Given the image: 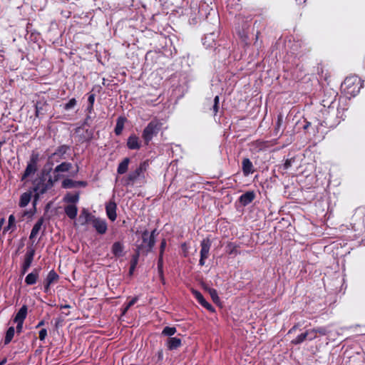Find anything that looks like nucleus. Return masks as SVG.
<instances>
[{
    "instance_id": "obj_1",
    "label": "nucleus",
    "mask_w": 365,
    "mask_h": 365,
    "mask_svg": "<svg viewBox=\"0 0 365 365\" xmlns=\"http://www.w3.org/2000/svg\"><path fill=\"white\" fill-rule=\"evenodd\" d=\"M362 86L361 80L356 76H351L345 78L341 84V89L346 95L355 96L359 93Z\"/></svg>"
},
{
    "instance_id": "obj_2",
    "label": "nucleus",
    "mask_w": 365,
    "mask_h": 365,
    "mask_svg": "<svg viewBox=\"0 0 365 365\" xmlns=\"http://www.w3.org/2000/svg\"><path fill=\"white\" fill-rule=\"evenodd\" d=\"M161 128V123L157 120L150 121L144 128L142 138L145 145H148L153 138L155 136Z\"/></svg>"
},
{
    "instance_id": "obj_3",
    "label": "nucleus",
    "mask_w": 365,
    "mask_h": 365,
    "mask_svg": "<svg viewBox=\"0 0 365 365\" xmlns=\"http://www.w3.org/2000/svg\"><path fill=\"white\" fill-rule=\"evenodd\" d=\"M148 163L146 161L141 163L139 166L133 171H131L125 179V185L133 184L143 173L146 170Z\"/></svg>"
},
{
    "instance_id": "obj_4",
    "label": "nucleus",
    "mask_w": 365,
    "mask_h": 365,
    "mask_svg": "<svg viewBox=\"0 0 365 365\" xmlns=\"http://www.w3.org/2000/svg\"><path fill=\"white\" fill-rule=\"evenodd\" d=\"M61 177V175H55L53 178H50L47 182H38L34 188L36 195L38 196L45 193L48 190L53 187V184L57 182Z\"/></svg>"
},
{
    "instance_id": "obj_5",
    "label": "nucleus",
    "mask_w": 365,
    "mask_h": 365,
    "mask_svg": "<svg viewBox=\"0 0 365 365\" xmlns=\"http://www.w3.org/2000/svg\"><path fill=\"white\" fill-rule=\"evenodd\" d=\"M38 156V155L33 154L31 156L29 161L27 163L26 170L22 175L21 181H24L27 178L34 175L37 171V163Z\"/></svg>"
},
{
    "instance_id": "obj_6",
    "label": "nucleus",
    "mask_w": 365,
    "mask_h": 365,
    "mask_svg": "<svg viewBox=\"0 0 365 365\" xmlns=\"http://www.w3.org/2000/svg\"><path fill=\"white\" fill-rule=\"evenodd\" d=\"M212 242L209 238L203 239L200 242V259L199 260V264L203 266L205 263V259L209 257L210 250L211 247Z\"/></svg>"
},
{
    "instance_id": "obj_7",
    "label": "nucleus",
    "mask_w": 365,
    "mask_h": 365,
    "mask_svg": "<svg viewBox=\"0 0 365 365\" xmlns=\"http://www.w3.org/2000/svg\"><path fill=\"white\" fill-rule=\"evenodd\" d=\"M155 231L156 230H154L150 234L148 230H145L142 233L143 244L141 246L146 247L148 251L150 250L155 243Z\"/></svg>"
},
{
    "instance_id": "obj_8",
    "label": "nucleus",
    "mask_w": 365,
    "mask_h": 365,
    "mask_svg": "<svg viewBox=\"0 0 365 365\" xmlns=\"http://www.w3.org/2000/svg\"><path fill=\"white\" fill-rule=\"evenodd\" d=\"M35 250L33 247H28L24 257V261L21 267V272L24 274L31 267L34 260Z\"/></svg>"
},
{
    "instance_id": "obj_9",
    "label": "nucleus",
    "mask_w": 365,
    "mask_h": 365,
    "mask_svg": "<svg viewBox=\"0 0 365 365\" xmlns=\"http://www.w3.org/2000/svg\"><path fill=\"white\" fill-rule=\"evenodd\" d=\"M91 224L98 234L103 235L106 232L108 225L105 219L96 217L95 216Z\"/></svg>"
},
{
    "instance_id": "obj_10",
    "label": "nucleus",
    "mask_w": 365,
    "mask_h": 365,
    "mask_svg": "<svg viewBox=\"0 0 365 365\" xmlns=\"http://www.w3.org/2000/svg\"><path fill=\"white\" fill-rule=\"evenodd\" d=\"M59 276L58 274L53 270H51L44 282L43 289L44 292L48 293L50 292V287L52 284L56 283L58 280Z\"/></svg>"
},
{
    "instance_id": "obj_11",
    "label": "nucleus",
    "mask_w": 365,
    "mask_h": 365,
    "mask_svg": "<svg viewBox=\"0 0 365 365\" xmlns=\"http://www.w3.org/2000/svg\"><path fill=\"white\" fill-rule=\"evenodd\" d=\"M126 145L130 150H139L141 148L142 143L138 136L135 134H131L127 140Z\"/></svg>"
},
{
    "instance_id": "obj_12",
    "label": "nucleus",
    "mask_w": 365,
    "mask_h": 365,
    "mask_svg": "<svg viewBox=\"0 0 365 365\" xmlns=\"http://www.w3.org/2000/svg\"><path fill=\"white\" fill-rule=\"evenodd\" d=\"M116 208L117 205L114 202H109L106 205V215L111 221H115L116 220Z\"/></svg>"
},
{
    "instance_id": "obj_13",
    "label": "nucleus",
    "mask_w": 365,
    "mask_h": 365,
    "mask_svg": "<svg viewBox=\"0 0 365 365\" xmlns=\"http://www.w3.org/2000/svg\"><path fill=\"white\" fill-rule=\"evenodd\" d=\"M68 150V147L67 145H61L59 146L55 153H53L51 156H49L48 160V163L53 165V160L55 157H60L63 158V156L66 153Z\"/></svg>"
},
{
    "instance_id": "obj_14",
    "label": "nucleus",
    "mask_w": 365,
    "mask_h": 365,
    "mask_svg": "<svg viewBox=\"0 0 365 365\" xmlns=\"http://www.w3.org/2000/svg\"><path fill=\"white\" fill-rule=\"evenodd\" d=\"M94 215H92L88 210L83 209L78 217V221L81 225H84L88 222H91L94 218Z\"/></svg>"
},
{
    "instance_id": "obj_15",
    "label": "nucleus",
    "mask_w": 365,
    "mask_h": 365,
    "mask_svg": "<svg viewBox=\"0 0 365 365\" xmlns=\"http://www.w3.org/2000/svg\"><path fill=\"white\" fill-rule=\"evenodd\" d=\"M255 195L253 191H248L240 197V202L242 205L245 206L250 204L255 199Z\"/></svg>"
},
{
    "instance_id": "obj_16",
    "label": "nucleus",
    "mask_w": 365,
    "mask_h": 365,
    "mask_svg": "<svg viewBox=\"0 0 365 365\" xmlns=\"http://www.w3.org/2000/svg\"><path fill=\"white\" fill-rule=\"evenodd\" d=\"M16 229V218L14 215H10L8 220V225L4 227L3 234L7 232H13Z\"/></svg>"
},
{
    "instance_id": "obj_17",
    "label": "nucleus",
    "mask_w": 365,
    "mask_h": 365,
    "mask_svg": "<svg viewBox=\"0 0 365 365\" xmlns=\"http://www.w3.org/2000/svg\"><path fill=\"white\" fill-rule=\"evenodd\" d=\"M242 171L245 175L247 176L254 172L252 163L249 158H244L242 163Z\"/></svg>"
},
{
    "instance_id": "obj_18",
    "label": "nucleus",
    "mask_w": 365,
    "mask_h": 365,
    "mask_svg": "<svg viewBox=\"0 0 365 365\" xmlns=\"http://www.w3.org/2000/svg\"><path fill=\"white\" fill-rule=\"evenodd\" d=\"M167 347L169 350H174L182 345V341L180 338L169 337L167 341Z\"/></svg>"
},
{
    "instance_id": "obj_19",
    "label": "nucleus",
    "mask_w": 365,
    "mask_h": 365,
    "mask_svg": "<svg viewBox=\"0 0 365 365\" xmlns=\"http://www.w3.org/2000/svg\"><path fill=\"white\" fill-rule=\"evenodd\" d=\"M66 215L71 220L76 217L78 214V207L73 204L68 205L64 207Z\"/></svg>"
},
{
    "instance_id": "obj_20",
    "label": "nucleus",
    "mask_w": 365,
    "mask_h": 365,
    "mask_svg": "<svg viewBox=\"0 0 365 365\" xmlns=\"http://www.w3.org/2000/svg\"><path fill=\"white\" fill-rule=\"evenodd\" d=\"M39 276V269H35L32 272L29 273L25 278V282L28 285L36 284Z\"/></svg>"
},
{
    "instance_id": "obj_21",
    "label": "nucleus",
    "mask_w": 365,
    "mask_h": 365,
    "mask_svg": "<svg viewBox=\"0 0 365 365\" xmlns=\"http://www.w3.org/2000/svg\"><path fill=\"white\" fill-rule=\"evenodd\" d=\"M43 222H44V220L43 217H41L38 220V221L35 223V225H34L32 230H31V234H30V236H29V238L31 240V239H34L35 238L40 230L41 229V227L43 224Z\"/></svg>"
},
{
    "instance_id": "obj_22",
    "label": "nucleus",
    "mask_w": 365,
    "mask_h": 365,
    "mask_svg": "<svg viewBox=\"0 0 365 365\" xmlns=\"http://www.w3.org/2000/svg\"><path fill=\"white\" fill-rule=\"evenodd\" d=\"M28 307L26 305H23L19 312L16 313L14 322H24L27 316Z\"/></svg>"
},
{
    "instance_id": "obj_23",
    "label": "nucleus",
    "mask_w": 365,
    "mask_h": 365,
    "mask_svg": "<svg viewBox=\"0 0 365 365\" xmlns=\"http://www.w3.org/2000/svg\"><path fill=\"white\" fill-rule=\"evenodd\" d=\"M71 163L63 162L55 168L53 174L54 175H60L59 173L68 172L71 168Z\"/></svg>"
},
{
    "instance_id": "obj_24",
    "label": "nucleus",
    "mask_w": 365,
    "mask_h": 365,
    "mask_svg": "<svg viewBox=\"0 0 365 365\" xmlns=\"http://www.w3.org/2000/svg\"><path fill=\"white\" fill-rule=\"evenodd\" d=\"M123 249L124 247L121 242H115L113 243L112 246V253L115 257H121L123 256Z\"/></svg>"
},
{
    "instance_id": "obj_25",
    "label": "nucleus",
    "mask_w": 365,
    "mask_h": 365,
    "mask_svg": "<svg viewBox=\"0 0 365 365\" xmlns=\"http://www.w3.org/2000/svg\"><path fill=\"white\" fill-rule=\"evenodd\" d=\"M130 163V159L128 158H125L123 160L121 163H119L117 172L120 175H123L125 173L128 169V165Z\"/></svg>"
},
{
    "instance_id": "obj_26",
    "label": "nucleus",
    "mask_w": 365,
    "mask_h": 365,
    "mask_svg": "<svg viewBox=\"0 0 365 365\" xmlns=\"http://www.w3.org/2000/svg\"><path fill=\"white\" fill-rule=\"evenodd\" d=\"M31 192H24L20 197L19 206L21 207H24L27 206L31 200Z\"/></svg>"
},
{
    "instance_id": "obj_27",
    "label": "nucleus",
    "mask_w": 365,
    "mask_h": 365,
    "mask_svg": "<svg viewBox=\"0 0 365 365\" xmlns=\"http://www.w3.org/2000/svg\"><path fill=\"white\" fill-rule=\"evenodd\" d=\"M63 200L66 202H69L71 204H74L78 202L79 200V195L78 194H71L68 193L65 197H63Z\"/></svg>"
},
{
    "instance_id": "obj_28",
    "label": "nucleus",
    "mask_w": 365,
    "mask_h": 365,
    "mask_svg": "<svg viewBox=\"0 0 365 365\" xmlns=\"http://www.w3.org/2000/svg\"><path fill=\"white\" fill-rule=\"evenodd\" d=\"M15 333V329L13 327H9L6 333L4 344H8L13 339Z\"/></svg>"
},
{
    "instance_id": "obj_29",
    "label": "nucleus",
    "mask_w": 365,
    "mask_h": 365,
    "mask_svg": "<svg viewBox=\"0 0 365 365\" xmlns=\"http://www.w3.org/2000/svg\"><path fill=\"white\" fill-rule=\"evenodd\" d=\"M124 127V118H118L115 128V133L117 135L121 134Z\"/></svg>"
},
{
    "instance_id": "obj_30",
    "label": "nucleus",
    "mask_w": 365,
    "mask_h": 365,
    "mask_svg": "<svg viewBox=\"0 0 365 365\" xmlns=\"http://www.w3.org/2000/svg\"><path fill=\"white\" fill-rule=\"evenodd\" d=\"M177 332V329L174 327H165L163 331L162 334L167 336H171L174 335Z\"/></svg>"
},
{
    "instance_id": "obj_31",
    "label": "nucleus",
    "mask_w": 365,
    "mask_h": 365,
    "mask_svg": "<svg viewBox=\"0 0 365 365\" xmlns=\"http://www.w3.org/2000/svg\"><path fill=\"white\" fill-rule=\"evenodd\" d=\"M62 187L66 189L73 188L76 187V181L71 179H65L62 182Z\"/></svg>"
},
{
    "instance_id": "obj_32",
    "label": "nucleus",
    "mask_w": 365,
    "mask_h": 365,
    "mask_svg": "<svg viewBox=\"0 0 365 365\" xmlns=\"http://www.w3.org/2000/svg\"><path fill=\"white\" fill-rule=\"evenodd\" d=\"M307 339V336L306 335V333H302L301 334L298 335L295 339L292 340L291 343L294 345L299 344Z\"/></svg>"
},
{
    "instance_id": "obj_33",
    "label": "nucleus",
    "mask_w": 365,
    "mask_h": 365,
    "mask_svg": "<svg viewBox=\"0 0 365 365\" xmlns=\"http://www.w3.org/2000/svg\"><path fill=\"white\" fill-rule=\"evenodd\" d=\"M193 294H194L196 299L197 300V302L202 307L206 304V303L207 302L205 299V298L203 297L202 294L200 292H198V291H193Z\"/></svg>"
},
{
    "instance_id": "obj_34",
    "label": "nucleus",
    "mask_w": 365,
    "mask_h": 365,
    "mask_svg": "<svg viewBox=\"0 0 365 365\" xmlns=\"http://www.w3.org/2000/svg\"><path fill=\"white\" fill-rule=\"evenodd\" d=\"M208 292L215 303H218L220 302L217 292L215 289L210 288L208 289Z\"/></svg>"
},
{
    "instance_id": "obj_35",
    "label": "nucleus",
    "mask_w": 365,
    "mask_h": 365,
    "mask_svg": "<svg viewBox=\"0 0 365 365\" xmlns=\"http://www.w3.org/2000/svg\"><path fill=\"white\" fill-rule=\"evenodd\" d=\"M77 103V101L75 98H71L69 100V101L64 105V109L66 110H69L72 108H73Z\"/></svg>"
},
{
    "instance_id": "obj_36",
    "label": "nucleus",
    "mask_w": 365,
    "mask_h": 365,
    "mask_svg": "<svg viewBox=\"0 0 365 365\" xmlns=\"http://www.w3.org/2000/svg\"><path fill=\"white\" fill-rule=\"evenodd\" d=\"M306 335L307 336V339L312 341L317 337V332L314 329H309L305 331Z\"/></svg>"
},
{
    "instance_id": "obj_37",
    "label": "nucleus",
    "mask_w": 365,
    "mask_h": 365,
    "mask_svg": "<svg viewBox=\"0 0 365 365\" xmlns=\"http://www.w3.org/2000/svg\"><path fill=\"white\" fill-rule=\"evenodd\" d=\"M138 300V298L137 297L133 298L130 301H129L128 302V304H126L125 307L124 308V310L123 312V314H125L130 307H132L133 305H134L137 301Z\"/></svg>"
},
{
    "instance_id": "obj_38",
    "label": "nucleus",
    "mask_w": 365,
    "mask_h": 365,
    "mask_svg": "<svg viewBox=\"0 0 365 365\" xmlns=\"http://www.w3.org/2000/svg\"><path fill=\"white\" fill-rule=\"evenodd\" d=\"M163 255H159V259L158 261V269L159 274L161 277H163Z\"/></svg>"
},
{
    "instance_id": "obj_39",
    "label": "nucleus",
    "mask_w": 365,
    "mask_h": 365,
    "mask_svg": "<svg viewBox=\"0 0 365 365\" xmlns=\"http://www.w3.org/2000/svg\"><path fill=\"white\" fill-rule=\"evenodd\" d=\"M218 105H219V96H216L214 98V105L212 107L214 115H216L217 113L218 112V108H219Z\"/></svg>"
},
{
    "instance_id": "obj_40",
    "label": "nucleus",
    "mask_w": 365,
    "mask_h": 365,
    "mask_svg": "<svg viewBox=\"0 0 365 365\" xmlns=\"http://www.w3.org/2000/svg\"><path fill=\"white\" fill-rule=\"evenodd\" d=\"M316 332H317V334H319L320 335H326L327 333H328V331L327 329V328L325 327H318V328H316L314 329Z\"/></svg>"
},
{
    "instance_id": "obj_41",
    "label": "nucleus",
    "mask_w": 365,
    "mask_h": 365,
    "mask_svg": "<svg viewBox=\"0 0 365 365\" xmlns=\"http://www.w3.org/2000/svg\"><path fill=\"white\" fill-rule=\"evenodd\" d=\"M282 115H278L277 117V123H276V128H275V130L276 132H278V130H279L282 124Z\"/></svg>"
},
{
    "instance_id": "obj_42",
    "label": "nucleus",
    "mask_w": 365,
    "mask_h": 365,
    "mask_svg": "<svg viewBox=\"0 0 365 365\" xmlns=\"http://www.w3.org/2000/svg\"><path fill=\"white\" fill-rule=\"evenodd\" d=\"M46 336H47V330L46 329H42L41 330H40L39 339L41 341H43L45 339V338L46 337Z\"/></svg>"
},
{
    "instance_id": "obj_43",
    "label": "nucleus",
    "mask_w": 365,
    "mask_h": 365,
    "mask_svg": "<svg viewBox=\"0 0 365 365\" xmlns=\"http://www.w3.org/2000/svg\"><path fill=\"white\" fill-rule=\"evenodd\" d=\"M14 322L17 324V325H16V331L18 333H21L22 331V329H23L24 322Z\"/></svg>"
},
{
    "instance_id": "obj_44",
    "label": "nucleus",
    "mask_w": 365,
    "mask_h": 365,
    "mask_svg": "<svg viewBox=\"0 0 365 365\" xmlns=\"http://www.w3.org/2000/svg\"><path fill=\"white\" fill-rule=\"evenodd\" d=\"M165 246H166V242H165V240H163L161 242V244H160V255H163V252H164V250H165Z\"/></svg>"
},
{
    "instance_id": "obj_45",
    "label": "nucleus",
    "mask_w": 365,
    "mask_h": 365,
    "mask_svg": "<svg viewBox=\"0 0 365 365\" xmlns=\"http://www.w3.org/2000/svg\"><path fill=\"white\" fill-rule=\"evenodd\" d=\"M88 101L90 105L93 106V103H94V101H95V94L91 93L88 96Z\"/></svg>"
},
{
    "instance_id": "obj_46",
    "label": "nucleus",
    "mask_w": 365,
    "mask_h": 365,
    "mask_svg": "<svg viewBox=\"0 0 365 365\" xmlns=\"http://www.w3.org/2000/svg\"><path fill=\"white\" fill-rule=\"evenodd\" d=\"M203 307L212 312H215V309L213 308V307L208 302H207L206 304L204 305Z\"/></svg>"
},
{
    "instance_id": "obj_47",
    "label": "nucleus",
    "mask_w": 365,
    "mask_h": 365,
    "mask_svg": "<svg viewBox=\"0 0 365 365\" xmlns=\"http://www.w3.org/2000/svg\"><path fill=\"white\" fill-rule=\"evenodd\" d=\"M292 165V160H287L286 162L284 164V169H288Z\"/></svg>"
},
{
    "instance_id": "obj_48",
    "label": "nucleus",
    "mask_w": 365,
    "mask_h": 365,
    "mask_svg": "<svg viewBox=\"0 0 365 365\" xmlns=\"http://www.w3.org/2000/svg\"><path fill=\"white\" fill-rule=\"evenodd\" d=\"M86 185V182L84 181H76V187L83 186L85 187Z\"/></svg>"
},
{
    "instance_id": "obj_49",
    "label": "nucleus",
    "mask_w": 365,
    "mask_h": 365,
    "mask_svg": "<svg viewBox=\"0 0 365 365\" xmlns=\"http://www.w3.org/2000/svg\"><path fill=\"white\" fill-rule=\"evenodd\" d=\"M40 113V108H38V105L36 106V116L38 117Z\"/></svg>"
},
{
    "instance_id": "obj_50",
    "label": "nucleus",
    "mask_w": 365,
    "mask_h": 365,
    "mask_svg": "<svg viewBox=\"0 0 365 365\" xmlns=\"http://www.w3.org/2000/svg\"><path fill=\"white\" fill-rule=\"evenodd\" d=\"M4 223H5V219L1 218L0 219V230H1L2 226L4 225Z\"/></svg>"
},
{
    "instance_id": "obj_51",
    "label": "nucleus",
    "mask_w": 365,
    "mask_h": 365,
    "mask_svg": "<svg viewBox=\"0 0 365 365\" xmlns=\"http://www.w3.org/2000/svg\"><path fill=\"white\" fill-rule=\"evenodd\" d=\"M135 264H136V262H133V264L131 265L130 267V273L132 274L133 271L134 270L135 267Z\"/></svg>"
},
{
    "instance_id": "obj_52",
    "label": "nucleus",
    "mask_w": 365,
    "mask_h": 365,
    "mask_svg": "<svg viewBox=\"0 0 365 365\" xmlns=\"http://www.w3.org/2000/svg\"><path fill=\"white\" fill-rule=\"evenodd\" d=\"M62 159V158H60V157H55L54 159L53 160V165L54 164V163H58L60 161V160Z\"/></svg>"
},
{
    "instance_id": "obj_53",
    "label": "nucleus",
    "mask_w": 365,
    "mask_h": 365,
    "mask_svg": "<svg viewBox=\"0 0 365 365\" xmlns=\"http://www.w3.org/2000/svg\"><path fill=\"white\" fill-rule=\"evenodd\" d=\"M43 325H44V321L42 320V321L39 322L38 324L36 325V328L41 327Z\"/></svg>"
},
{
    "instance_id": "obj_54",
    "label": "nucleus",
    "mask_w": 365,
    "mask_h": 365,
    "mask_svg": "<svg viewBox=\"0 0 365 365\" xmlns=\"http://www.w3.org/2000/svg\"><path fill=\"white\" fill-rule=\"evenodd\" d=\"M70 305L68 304H64V305H61L60 306V308L62 309H67V308H70Z\"/></svg>"
},
{
    "instance_id": "obj_55",
    "label": "nucleus",
    "mask_w": 365,
    "mask_h": 365,
    "mask_svg": "<svg viewBox=\"0 0 365 365\" xmlns=\"http://www.w3.org/2000/svg\"><path fill=\"white\" fill-rule=\"evenodd\" d=\"M297 325L294 326L291 329H289V331L288 334H290V333H292V331H294L297 329Z\"/></svg>"
},
{
    "instance_id": "obj_56",
    "label": "nucleus",
    "mask_w": 365,
    "mask_h": 365,
    "mask_svg": "<svg viewBox=\"0 0 365 365\" xmlns=\"http://www.w3.org/2000/svg\"><path fill=\"white\" fill-rule=\"evenodd\" d=\"M93 107V106H91V105L89 104V106H88V107L87 108V110H88L89 113H91L92 111Z\"/></svg>"
},
{
    "instance_id": "obj_57",
    "label": "nucleus",
    "mask_w": 365,
    "mask_h": 365,
    "mask_svg": "<svg viewBox=\"0 0 365 365\" xmlns=\"http://www.w3.org/2000/svg\"><path fill=\"white\" fill-rule=\"evenodd\" d=\"M310 125V123L309 122H307L306 125H304V129H307V128Z\"/></svg>"
},
{
    "instance_id": "obj_58",
    "label": "nucleus",
    "mask_w": 365,
    "mask_h": 365,
    "mask_svg": "<svg viewBox=\"0 0 365 365\" xmlns=\"http://www.w3.org/2000/svg\"><path fill=\"white\" fill-rule=\"evenodd\" d=\"M296 1L297 2V4H300L302 2H301V0H296ZM304 3L306 2V0H304L303 1Z\"/></svg>"
},
{
    "instance_id": "obj_59",
    "label": "nucleus",
    "mask_w": 365,
    "mask_h": 365,
    "mask_svg": "<svg viewBox=\"0 0 365 365\" xmlns=\"http://www.w3.org/2000/svg\"><path fill=\"white\" fill-rule=\"evenodd\" d=\"M234 250H235V247H233V248H232V249L229 252V253H230V254H232V253H233V252H234Z\"/></svg>"
}]
</instances>
